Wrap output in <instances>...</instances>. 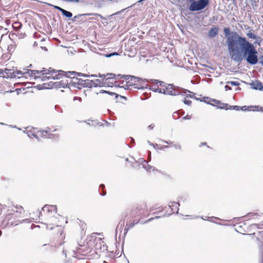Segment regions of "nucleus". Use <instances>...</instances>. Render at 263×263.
Segmentation results:
<instances>
[{"label":"nucleus","instance_id":"obj_38","mask_svg":"<svg viewBox=\"0 0 263 263\" xmlns=\"http://www.w3.org/2000/svg\"><path fill=\"white\" fill-rule=\"evenodd\" d=\"M127 78H129V77H127V75L126 74H116V78H115V80H120L121 79L125 80L127 79Z\"/></svg>","mask_w":263,"mask_h":263},{"label":"nucleus","instance_id":"obj_57","mask_svg":"<svg viewBox=\"0 0 263 263\" xmlns=\"http://www.w3.org/2000/svg\"><path fill=\"white\" fill-rule=\"evenodd\" d=\"M40 79H41L42 81H45L47 80L50 79V77L43 76L42 77H41Z\"/></svg>","mask_w":263,"mask_h":263},{"label":"nucleus","instance_id":"obj_24","mask_svg":"<svg viewBox=\"0 0 263 263\" xmlns=\"http://www.w3.org/2000/svg\"><path fill=\"white\" fill-rule=\"evenodd\" d=\"M86 247H84V248H82V246L80 245V247L77 248V252L82 255H86L88 253V252H87V250H86Z\"/></svg>","mask_w":263,"mask_h":263},{"label":"nucleus","instance_id":"obj_19","mask_svg":"<svg viewBox=\"0 0 263 263\" xmlns=\"http://www.w3.org/2000/svg\"><path fill=\"white\" fill-rule=\"evenodd\" d=\"M25 133L27 134V136L30 138L34 137L35 139H36L38 141H40V138L39 137V136L35 133L34 131V129H30V130H26V131H24Z\"/></svg>","mask_w":263,"mask_h":263},{"label":"nucleus","instance_id":"obj_45","mask_svg":"<svg viewBox=\"0 0 263 263\" xmlns=\"http://www.w3.org/2000/svg\"><path fill=\"white\" fill-rule=\"evenodd\" d=\"M179 110L175 111L173 114L172 117L174 119L177 120L180 118V115H179Z\"/></svg>","mask_w":263,"mask_h":263},{"label":"nucleus","instance_id":"obj_7","mask_svg":"<svg viewBox=\"0 0 263 263\" xmlns=\"http://www.w3.org/2000/svg\"><path fill=\"white\" fill-rule=\"evenodd\" d=\"M127 77H129V78H127V79H125L127 85L130 86L132 88H138L136 83L138 81L140 80V78L131 75H127Z\"/></svg>","mask_w":263,"mask_h":263},{"label":"nucleus","instance_id":"obj_13","mask_svg":"<svg viewBox=\"0 0 263 263\" xmlns=\"http://www.w3.org/2000/svg\"><path fill=\"white\" fill-rule=\"evenodd\" d=\"M250 86L253 89L263 91V85L260 81H256L255 82H253L250 83Z\"/></svg>","mask_w":263,"mask_h":263},{"label":"nucleus","instance_id":"obj_37","mask_svg":"<svg viewBox=\"0 0 263 263\" xmlns=\"http://www.w3.org/2000/svg\"><path fill=\"white\" fill-rule=\"evenodd\" d=\"M252 31H254V30L253 29H251V30H250L249 32L248 33H247V36H248L249 38L255 39L257 38V36L255 34H254V33H253L252 32Z\"/></svg>","mask_w":263,"mask_h":263},{"label":"nucleus","instance_id":"obj_44","mask_svg":"<svg viewBox=\"0 0 263 263\" xmlns=\"http://www.w3.org/2000/svg\"><path fill=\"white\" fill-rule=\"evenodd\" d=\"M129 8V7H127V8H126L123 9H122V10H120V11H118V12H115V13H114L112 14L111 15H110L109 16V17H112V16H114V15H119V14H120L121 13L123 12L125 10H126L127 9H128V8Z\"/></svg>","mask_w":263,"mask_h":263},{"label":"nucleus","instance_id":"obj_6","mask_svg":"<svg viewBox=\"0 0 263 263\" xmlns=\"http://www.w3.org/2000/svg\"><path fill=\"white\" fill-rule=\"evenodd\" d=\"M146 205L141 204L137 206L136 207L134 206L130 211V216L132 217H136L141 216L144 213L145 208Z\"/></svg>","mask_w":263,"mask_h":263},{"label":"nucleus","instance_id":"obj_32","mask_svg":"<svg viewBox=\"0 0 263 263\" xmlns=\"http://www.w3.org/2000/svg\"><path fill=\"white\" fill-rule=\"evenodd\" d=\"M171 214H168V215H167V214H163L162 216H156L155 217H153V218H151L148 219V220L145 221V222H149L152 221V220H153L154 219H159V218H160L161 217H166V216H168Z\"/></svg>","mask_w":263,"mask_h":263},{"label":"nucleus","instance_id":"obj_39","mask_svg":"<svg viewBox=\"0 0 263 263\" xmlns=\"http://www.w3.org/2000/svg\"><path fill=\"white\" fill-rule=\"evenodd\" d=\"M43 246H47L48 247H49L50 249V252H55L57 251V247L53 245H49L48 244H44Z\"/></svg>","mask_w":263,"mask_h":263},{"label":"nucleus","instance_id":"obj_18","mask_svg":"<svg viewBox=\"0 0 263 263\" xmlns=\"http://www.w3.org/2000/svg\"><path fill=\"white\" fill-rule=\"evenodd\" d=\"M72 73H73V77L72 78H77L76 76H79V77H85V78H92V77H97V74H85V73H81V72H76V71H72Z\"/></svg>","mask_w":263,"mask_h":263},{"label":"nucleus","instance_id":"obj_4","mask_svg":"<svg viewBox=\"0 0 263 263\" xmlns=\"http://www.w3.org/2000/svg\"><path fill=\"white\" fill-rule=\"evenodd\" d=\"M210 0H198L191 4L189 10L191 11H197L204 9L209 5Z\"/></svg>","mask_w":263,"mask_h":263},{"label":"nucleus","instance_id":"obj_53","mask_svg":"<svg viewBox=\"0 0 263 263\" xmlns=\"http://www.w3.org/2000/svg\"><path fill=\"white\" fill-rule=\"evenodd\" d=\"M118 53L117 52H111V53H107L106 54H105V57H107V58H110L113 55H118Z\"/></svg>","mask_w":263,"mask_h":263},{"label":"nucleus","instance_id":"obj_16","mask_svg":"<svg viewBox=\"0 0 263 263\" xmlns=\"http://www.w3.org/2000/svg\"><path fill=\"white\" fill-rule=\"evenodd\" d=\"M218 31L219 28L218 27H213L209 30L208 32V36L210 38H214L218 34Z\"/></svg>","mask_w":263,"mask_h":263},{"label":"nucleus","instance_id":"obj_61","mask_svg":"<svg viewBox=\"0 0 263 263\" xmlns=\"http://www.w3.org/2000/svg\"><path fill=\"white\" fill-rule=\"evenodd\" d=\"M14 72L15 73V74H16V76L18 74H23V73L22 71H20V70H16L15 71L14 70Z\"/></svg>","mask_w":263,"mask_h":263},{"label":"nucleus","instance_id":"obj_23","mask_svg":"<svg viewBox=\"0 0 263 263\" xmlns=\"http://www.w3.org/2000/svg\"><path fill=\"white\" fill-rule=\"evenodd\" d=\"M93 85L94 87H102L103 85L105 84L106 83L103 82L100 79H96L95 80H92Z\"/></svg>","mask_w":263,"mask_h":263},{"label":"nucleus","instance_id":"obj_59","mask_svg":"<svg viewBox=\"0 0 263 263\" xmlns=\"http://www.w3.org/2000/svg\"><path fill=\"white\" fill-rule=\"evenodd\" d=\"M158 209H160V210H159L158 212H156L153 213V214H154H154H158V213H160V212H161L163 211H164V208H163V207H159Z\"/></svg>","mask_w":263,"mask_h":263},{"label":"nucleus","instance_id":"obj_17","mask_svg":"<svg viewBox=\"0 0 263 263\" xmlns=\"http://www.w3.org/2000/svg\"><path fill=\"white\" fill-rule=\"evenodd\" d=\"M50 128L47 127L45 130H40L37 132V134L42 138H48V134L51 132Z\"/></svg>","mask_w":263,"mask_h":263},{"label":"nucleus","instance_id":"obj_50","mask_svg":"<svg viewBox=\"0 0 263 263\" xmlns=\"http://www.w3.org/2000/svg\"><path fill=\"white\" fill-rule=\"evenodd\" d=\"M190 91V92H189V93H191V92L190 91ZM187 92H188L187 91L184 94L183 96L185 95L186 98H194L196 100H200L199 99H198L195 97H193V96L191 94H186Z\"/></svg>","mask_w":263,"mask_h":263},{"label":"nucleus","instance_id":"obj_29","mask_svg":"<svg viewBox=\"0 0 263 263\" xmlns=\"http://www.w3.org/2000/svg\"><path fill=\"white\" fill-rule=\"evenodd\" d=\"M77 86V81H76V78L74 79H70L69 81L68 80V87L70 88L74 87L76 88Z\"/></svg>","mask_w":263,"mask_h":263},{"label":"nucleus","instance_id":"obj_40","mask_svg":"<svg viewBox=\"0 0 263 263\" xmlns=\"http://www.w3.org/2000/svg\"><path fill=\"white\" fill-rule=\"evenodd\" d=\"M259 216L258 213H249L247 214V215L246 216V217H247L249 218H255V216Z\"/></svg>","mask_w":263,"mask_h":263},{"label":"nucleus","instance_id":"obj_47","mask_svg":"<svg viewBox=\"0 0 263 263\" xmlns=\"http://www.w3.org/2000/svg\"><path fill=\"white\" fill-rule=\"evenodd\" d=\"M259 247L260 249V252H261V261L260 263H263V243L262 241L259 243Z\"/></svg>","mask_w":263,"mask_h":263},{"label":"nucleus","instance_id":"obj_1","mask_svg":"<svg viewBox=\"0 0 263 263\" xmlns=\"http://www.w3.org/2000/svg\"><path fill=\"white\" fill-rule=\"evenodd\" d=\"M223 32L227 39L228 51L233 61L240 63L246 59L249 64L252 65L258 63L257 51L252 43L236 31H231L229 28H224Z\"/></svg>","mask_w":263,"mask_h":263},{"label":"nucleus","instance_id":"obj_12","mask_svg":"<svg viewBox=\"0 0 263 263\" xmlns=\"http://www.w3.org/2000/svg\"><path fill=\"white\" fill-rule=\"evenodd\" d=\"M138 88H134L137 89H144L148 88V84L147 79H143L140 78V80L138 81L136 83Z\"/></svg>","mask_w":263,"mask_h":263},{"label":"nucleus","instance_id":"obj_60","mask_svg":"<svg viewBox=\"0 0 263 263\" xmlns=\"http://www.w3.org/2000/svg\"><path fill=\"white\" fill-rule=\"evenodd\" d=\"M161 141L164 143H166V144H170V145H173V142H172L171 141H166V140H161Z\"/></svg>","mask_w":263,"mask_h":263},{"label":"nucleus","instance_id":"obj_36","mask_svg":"<svg viewBox=\"0 0 263 263\" xmlns=\"http://www.w3.org/2000/svg\"><path fill=\"white\" fill-rule=\"evenodd\" d=\"M108 94L110 95V96H115L116 100H117L119 97H120L121 98L124 99H126L125 97H123L122 96L119 95H118V94H117V93H116L115 92H111V91H108Z\"/></svg>","mask_w":263,"mask_h":263},{"label":"nucleus","instance_id":"obj_28","mask_svg":"<svg viewBox=\"0 0 263 263\" xmlns=\"http://www.w3.org/2000/svg\"><path fill=\"white\" fill-rule=\"evenodd\" d=\"M83 83H84V87H88V88H91L93 87L92 80H90L88 79L87 80H83Z\"/></svg>","mask_w":263,"mask_h":263},{"label":"nucleus","instance_id":"obj_10","mask_svg":"<svg viewBox=\"0 0 263 263\" xmlns=\"http://www.w3.org/2000/svg\"><path fill=\"white\" fill-rule=\"evenodd\" d=\"M201 102H204V103L211 105L213 106H215L217 108V106L220 105V101L215 100V99H210L208 97H204L202 98V99L200 100Z\"/></svg>","mask_w":263,"mask_h":263},{"label":"nucleus","instance_id":"obj_27","mask_svg":"<svg viewBox=\"0 0 263 263\" xmlns=\"http://www.w3.org/2000/svg\"><path fill=\"white\" fill-rule=\"evenodd\" d=\"M44 69H45V68H44L43 70H33V71H30V72H31L32 73H34V78H33V79L36 80V79H40L41 77H39V76H37L36 74H42V75H44L43 73H44V72H45Z\"/></svg>","mask_w":263,"mask_h":263},{"label":"nucleus","instance_id":"obj_8","mask_svg":"<svg viewBox=\"0 0 263 263\" xmlns=\"http://www.w3.org/2000/svg\"><path fill=\"white\" fill-rule=\"evenodd\" d=\"M44 3L47 6L53 7L55 9L59 10L62 13L63 15H64V16H65L66 17L70 18L72 16V13L71 12L67 11V10L61 8L59 6L53 5L51 4L46 3V2H45Z\"/></svg>","mask_w":263,"mask_h":263},{"label":"nucleus","instance_id":"obj_30","mask_svg":"<svg viewBox=\"0 0 263 263\" xmlns=\"http://www.w3.org/2000/svg\"><path fill=\"white\" fill-rule=\"evenodd\" d=\"M141 162H144L143 164V167L147 171H151V169L152 168V166L148 165L146 161L144 159H141Z\"/></svg>","mask_w":263,"mask_h":263},{"label":"nucleus","instance_id":"obj_43","mask_svg":"<svg viewBox=\"0 0 263 263\" xmlns=\"http://www.w3.org/2000/svg\"><path fill=\"white\" fill-rule=\"evenodd\" d=\"M201 218H202L204 220H208V221H212V219H220L219 218L216 217H214V216H212V217H206L205 218H204L203 217H201Z\"/></svg>","mask_w":263,"mask_h":263},{"label":"nucleus","instance_id":"obj_35","mask_svg":"<svg viewBox=\"0 0 263 263\" xmlns=\"http://www.w3.org/2000/svg\"><path fill=\"white\" fill-rule=\"evenodd\" d=\"M33 70H31V69H26L25 72H24L23 73V74L24 75H26V74H27L28 75L29 77H30L31 78L30 80L31 79H33L34 78V73H32L31 72H30V71H33Z\"/></svg>","mask_w":263,"mask_h":263},{"label":"nucleus","instance_id":"obj_2","mask_svg":"<svg viewBox=\"0 0 263 263\" xmlns=\"http://www.w3.org/2000/svg\"><path fill=\"white\" fill-rule=\"evenodd\" d=\"M149 90L154 92L170 96L184 95L187 89L176 86L172 84H166L165 82L155 79H147Z\"/></svg>","mask_w":263,"mask_h":263},{"label":"nucleus","instance_id":"obj_58","mask_svg":"<svg viewBox=\"0 0 263 263\" xmlns=\"http://www.w3.org/2000/svg\"><path fill=\"white\" fill-rule=\"evenodd\" d=\"M192 118L191 115H187L186 116L183 117L182 119V120H190Z\"/></svg>","mask_w":263,"mask_h":263},{"label":"nucleus","instance_id":"obj_5","mask_svg":"<svg viewBox=\"0 0 263 263\" xmlns=\"http://www.w3.org/2000/svg\"><path fill=\"white\" fill-rule=\"evenodd\" d=\"M68 80L67 79L62 80L59 82H52L50 81L48 83L47 87H50L51 88H59L61 87L66 88L68 87Z\"/></svg>","mask_w":263,"mask_h":263},{"label":"nucleus","instance_id":"obj_15","mask_svg":"<svg viewBox=\"0 0 263 263\" xmlns=\"http://www.w3.org/2000/svg\"><path fill=\"white\" fill-rule=\"evenodd\" d=\"M44 212L46 211L48 213L52 212V211L56 213L57 208L56 205L45 204L42 209Z\"/></svg>","mask_w":263,"mask_h":263},{"label":"nucleus","instance_id":"obj_48","mask_svg":"<svg viewBox=\"0 0 263 263\" xmlns=\"http://www.w3.org/2000/svg\"><path fill=\"white\" fill-rule=\"evenodd\" d=\"M182 101L185 105L188 106L191 105L192 103V101L190 100L186 99V98H184Z\"/></svg>","mask_w":263,"mask_h":263},{"label":"nucleus","instance_id":"obj_64","mask_svg":"<svg viewBox=\"0 0 263 263\" xmlns=\"http://www.w3.org/2000/svg\"><path fill=\"white\" fill-rule=\"evenodd\" d=\"M224 88H225V90H226V91H227V90H231V89H232L231 87L229 85H226L224 86Z\"/></svg>","mask_w":263,"mask_h":263},{"label":"nucleus","instance_id":"obj_3","mask_svg":"<svg viewBox=\"0 0 263 263\" xmlns=\"http://www.w3.org/2000/svg\"><path fill=\"white\" fill-rule=\"evenodd\" d=\"M9 210L6 211L2 221V224L4 227L8 226H15L20 223L29 222V219H20L21 212L17 210L14 211L12 207H8Z\"/></svg>","mask_w":263,"mask_h":263},{"label":"nucleus","instance_id":"obj_55","mask_svg":"<svg viewBox=\"0 0 263 263\" xmlns=\"http://www.w3.org/2000/svg\"><path fill=\"white\" fill-rule=\"evenodd\" d=\"M255 39L256 40V41H255V43L257 44L258 45H260L262 41V39L259 36H257V38Z\"/></svg>","mask_w":263,"mask_h":263},{"label":"nucleus","instance_id":"obj_25","mask_svg":"<svg viewBox=\"0 0 263 263\" xmlns=\"http://www.w3.org/2000/svg\"><path fill=\"white\" fill-rule=\"evenodd\" d=\"M58 74H55L54 76L50 77V79L58 80L62 78L64 76V71L63 70H58L56 71Z\"/></svg>","mask_w":263,"mask_h":263},{"label":"nucleus","instance_id":"obj_14","mask_svg":"<svg viewBox=\"0 0 263 263\" xmlns=\"http://www.w3.org/2000/svg\"><path fill=\"white\" fill-rule=\"evenodd\" d=\"M4 74L3 76H2L3 78H15L16 77V74H15L14 72V70L11 69H5L4 70Z\"/></svg>","mask_w":263,"mask_h":263},{"label":"nucleus","instance_id":"obj_52","mask_svg":"<svg viewBox=\"0 0 263 263\" xmlns=\"http://www.w3.org/2000/svg\"><path fill=\"white\" fill-rule=\"evenodd\" d=\"M227 84H230L233 86H239L240 85V83L237 81H228Z\"/></svg>","mask_w":263,"mask_h":263},{"label":"nucleus","instance_id":"obj_26","mask_svg":"<svg viewBox=\"0 0 263 263\" xmlns=\"http://www.w3.org/2000/svg\"><path fill=\"white\" fill-rule=\"evenodd\" d=\"M76 81H77V86L76 88L81 89L82 88H84V83L83 80L82 79H80L78 78H76Z\"/></svg>","mask_w":263,"mask_h":263},{"label":"nucleus","instance_id":"obj_51","mask_svg":"<svg viewBox=\"0 0 263 263\" xmlns=\"http://www.w3.org/2000/svg\"><path fill=\"white\" fill-rule=\"evenodd\" d=\"M250 107L252 108V107H253V106L247 107V106H243L242 107H240V110L241 109L243 111H246V110L250 111V110H251V109H249Z\"/></svg>","mask_w":263,"mask_h":263},{"label":"nucleus","instance_id":"obj_62","mask_svg":"<svg viewBox=\"0 0 263 263\" xmlns=\"http://www.w3.org/2000/svg\"><path fill=\"white\" fill-rule=\"evenodd\" d=\"M97 77H99L100 78H102L104 80L106 79L105 74H100V73H99L98 75H97V77L96 78H97Z\"/></svg>","mask_w":263,"mask_h":263},{"label":"nucleus","instance_id":"obj_34","mask_svg":"<svg viewBox=\"0 0 263 263\" xmlns=\"http://www.w3.org/2000/svg\"><path fill=\"white\" fill-rule=\"evenodd\" d=\"M44 73L43 74H50L52 73H57L56 70L55 69H52V68H49L47 70L44 69Z\"/></svg>","mask_w":263,"mask_h":263},{"label":"nucleus","instance_id":"obj_41","mask_svg":"<svg viewBox=\"0 0 263 263\" xmlns=\"http://www.w3.org/2000/svg\"><path fill=\"white\" fill-rule=\"evenodd\" d=\"M59 136V134H51L50 132H49V133L48 134V139H56L58 138Z\"/></svg>","mask_w":263,"mask_h":263},{"label":"nucleus","instance_id":"obj_21","mask_svg":"<svg viewBox=\"0 0 263 263\" xmlns=\"http://www.w3.org/2000/svg\"><path fill=\"white\" fill-rule=\"evenodd\" d=\"M138 223V222H136L135 220H134L133 222H127L126 224V227L124 229V235H125L127 233L129 229L133 228L134 226L137 224Z\"/></svg>","mask_w":263,"mask_h":263},{"label":"nucleus","instance_id":"obj_11","mask_svg":"<svg viewBox=\"0 0 263 263\" xmlns=\"http://www.w3.org/2000/svg\"><path fill=\"white\" fill-rule=\"evenodd\" d=\"M217 108L221 109H223L225 110L233 109L235 110H239L240 106L237 105H230L228 104L220 102V105L217 106Z\"/></svg>","mask_w":263,"mask_h":263},{"label":"nucleus","instance_id":"obj_33","mask_svg":"<svg viewBox=\"0 0 263 263\" xmlns=\"http://www.w3.org/2000/svg\"><path fill=\"white\" fill-rule=\"evenodd\" d=\"M47 84H48V83H44L42 85H37L36 86V87L39 90H42V89H43L50 88H51L50 87H47L48 86Z\"/></svg>","mask_w":263,"mask_h":263},{"label":"nucleus","instance_id":"obj_9","mask_svg":"<svg viewBox=\"0 0 263 263\" xmlns=\"http://www.w3.org/2000/svg\"><path fill=\"white\" fill-rule=\"evenodd\" d=\"M89 13H85V14H79L77 15H75L73 17L71 18V21L73 22H76L77 24H80L81 23H84L86 22L87 19L86 18V16H90L88 15Z\"/></svg>","mask_w":263,"mask_h":263},{"label":"nucleus","instance_id":"obj_31","mask_svg":"<svg viewBox=\"0 0 263 263\" xmlns=\"http://www.w3.org/2000/svg\"><path fill=\"white\" fill-rule=\"evenodd\" d=\"M8 210H9L8 206H7L5 205L0 204V216L2 214H4L6 212V211H8Z\"/></svg>","mask_w":263,"mask_h":263},{"label":"nucleus","instance_id":"obj_54","mask_svg":"<svg viewBox=\"0 0 263 263\" xmlns=\"http://www.w3.org/2000/svg\"><path fill=\"white\" fill-rule=\"evenodd\" d=\"M119 87H122V88H124L125 89H128V90H131L132 89V88H131L130 86H128L127 85V83H126V84L125 85H123V86H120L119 85Z\"/></svg>","mask_w":263,"mask_h":263},{"label":"nucleus","instance_id":"obj_63","mask_svg":"<svg viewBox=\"0 0 263 263\" xmlns=\"http://www.w3.org/2000/svg\"><path fill=\"white\" fill-rule=\"evenodd\" d=\"M260 61L259 62V63L262 65L263 66V55H261L259 57V58Z\"/></svg>","mask_w":263,"mask_h":263},{"label":"nucleus","instance_id":"obj_46","mask_svg":"<svg viewBox=\"0 0 263 263\" xmlns=\"http://www.w3.org/2000/svg\"><path fill=\"white\" fill-rule=\"evenodd\" d=\"M100 187L103 190V191L102 192V193H100V195H101L102 196H105L106 194V192L104 190V189L105 188V185L104 184H101L100 185Z\"/></svg>","mask_w":263,"mask_h":263},{"label":"nucleus","instance_id":"obj_20","mask_svg":"<svg viewBox=\"0 0 263 263\" xmlns=\"http://www.w3.org/2000/svg\"><path fill=\"white\" fill-rule=\"evenodd\" d=\"M179 206H180L179 203L177 202H170V204H168V206L171 209V211L172 212V214H173L174 213V212H173L174 208H175L176 209H177L176 213L178 214Z\"/></svg>","mask_w":263,"mask_h":263},{"label":"nucleus","instance_id":"obj_42","mask_svg":"<svg viewBox=\"0 0 263 263\" xmlns=\"http://www.w3.org/2000/svg\"><path fill=\"white\" fill-rule=\"evenodd\" d=\"M64 75H65V79L66 78H70L71 79H74V78H72L73 77H71V75H73L72 73V71H67L64 72Z\"/></svg>","mask_w":263,"mask_h":263},{"label":"nucleus","instance_id":"obj_22","mask_svg":"<svg viewBox=\"0 0 263 263\" xmlns=\"http://www.w3.org/2000/svg\"><path fill=\"white\" fill-rule=\"evenodd\" d=\"M107 76H109L110 77L106 78L105 79V83L113 84V80H115L116 78V74L112 73H107Z\"/></svg>","mask_w":263,"mask_h":263},{"label":"nucleus","instance_id":"obj_56","mask_svg":"<svg viewBox=\"0 0 263 263\" xmlns=\"http://www.w3.org/2000/svg\"><path fill=\"white\" fill-rule=\"evenodd\" d=\"M172 146L176 149L180 150L181 149V146L179 144H173Z\"/></svg>","mask_w":263,"mask_h":263},{"label":"nucleus","instance_id":"obj_49","mask_svg":"<svg viewBox=\"0 0 263 263\" xmlns=\"http://www.w3.org/2000/svg\"><path fill=\"white\" fill-rule=\"evenodd\" d=\"M88 15H90V16H99L100 17L101 19L103 20H105L106 18L103 17L102 15L100 14H98V13H89Z\"/></svg>","mask_w":263,"mask_h":263}]
</instances>
